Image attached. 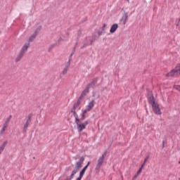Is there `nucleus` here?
I'll return each instance as SVG.
<instances>
[{"label": "nucleus", "instance_id": "obj_25", "mask_svg": "<svg viewBox=\"0 0 180 180\" xmlns=\"http://www.w3.org/2000/svg\"><path fill=\"white\" fill-rule=\"evenodd\" d=\"M77 37H79V36H81V34H82V31H81V30L77 31Z\"/></svg>", "mask_w": 180, "mask_h": 180}, {"label": "nucleus", "instance_id": "obj_1", "mask_svg": "<svg viewBox=\"0 0 180 180\" xmlns=\"http://www.w3.org/2000/svg\"><path fill=\"white\" fill-rule=\"evenodd\" d=\"M148 101L150 105H151L153 108V110L155 115H162V112H161V109L160 108V105L158 104L157 102H155V98H154V96H150L148 97Z\"/></svg>", "mask_w": 180, "mask_h": 180}, {"label": "nucleus", "instance_id": "obj_8", "mask_svg": "<svg viewBox=\"0 0 180 180\" xmlns=\"http://www.w3.org/2000/svg\"><path fill=\"white\" fill-rule=\"evenodd\" d=\"M84 161H85V158L84 157L79 158V160L77 162H76V165H75L76 169L82 168V165L84 164Z\"/></svg>", "mask_w": 180, "mask_h": 180}, {"label": "nucleus", "instance_id": "obj_23", "mask_svg": "<svg viewBox=\"0 0 180 180\" xmlns=\"http://www.w3.org/2000/svg\"><path fill=\"white\" fill-rule=\"evenodd\" d=\"M140 174H141V169H139L136 174L134 176V178H137V176H139V175H140Z\"/></svg>", "mask_w": 180, "mask_h": 180}, {"label": "nucleus", "instance_id": "obj_4", "mask_svg": "<svg viewBox=\"0 0 180 180\" xmlns=\"http://www.w3.org/2000/svg\"><path fill=\"white\" fill-rule=\"evenodd\" d=\"M175 75H180V64L177 65L176 67L167 74V77H175Z\"/></svg>", "mask_w": 180, "mask_h": 180}, {"label": "nucleus", "instance_id": "obj_11", "mask_svg": "<svg viewBox=\"0 0 180 180\" xmlns=\"http://www.w3.org/2000/svg\"><path fill=\"white\" fill-rule=\"evenodd\" d=\"M119 28V25L117 23H115L111 26V28L110 30V32L115 33L116 30Z\"/></svg>", "mask_w": 180, "mask_h": 180}, {"label": "nucleus", "instance_id": "obj_32", "mask_svg": "<svg viewBox=\"0 0 180 180\" xmlns=\"http://www.w3.org/2000/svg\"><path fill=\"white\" fill-rule=\"evenodd\" d=\"M72 179L70 177H67L65 180H71Z\"/></svg>", "mask_w": 180, "mask_h": 180}, {"label": "nucleus", "instance_id": "obj_38", "mask_svg": "<svg viewBox=\"0 0 180 180\" xmlns=\"http://www.w3.org/2000/svg\"><path fill=\"white\" fill-rule=\"evenodd\" d=\"M128 1V2H129V0H127Z\"/></svg>", "mask_w": 180, "mask_h": 180}, {"label": "nucleus", "instance_id": "obj_12", "mask_svg": "<svg viewBox=\"0 0 180 180\" xmlns=\"http://www.w3.org/2000/svg\"><path fill=\"white\" fill-rule=\"evenodd\" d=\"M27 49H29V43H26L24 44V46L22 47L20 53L25 54L26 51H27Z\"/></svg>", "mask_w": 180, "mask_h": 180}, {"label": "nucleus", "instance_id": "obj_36", "mask_svg": "<svg viewBox=\"0 0 180 180\" xmlns=\"http://www.w3.org/2000/svg\"><path fill=\"white\" fill-rule=\"evenodd\" d=\"M179 22H180V18L179 19Z\"/></svg>", "mask_w": 180, "mask_h": 180}, {"label": "nucleus", "instance_id": "obj_10", "mask_svg": "<svg viewBox=\"0 0 180 180\" xmlns=\"http://www.w3.org/2000/svg\"><path fill=\"white\" fill-rule=\"evenodd\" d=\"M88 112H91V110H89V108H87L82 111V113H81V120H85V115Z\"/></svg>", "mask_w": 180, "mask_h": 180}, {"label": "nucleus", "instance_id": "obj_33", "mask_svg": "<svg viewBox=\"0 0 180 180\" xmlns=\"http://www.w3.org/2000/svg\"><path fill=\"white\" fill-rule=\"evenodd\" d=\"M143 168H144V167H143V166H141L139 169H141V171H143Z\"/></svg>", "mask_w": 180, "mask_h": 180}, {"label": "nucleus", "instance_id": "obj_15", "mask_svg": "<svg viewBox=\"0 0 180 180\" xmlns=\"http://www.w3.org/2000/svg\"><path fill=\"white\" fill-rule=\"evenodd\" d=\"M8 144V141H4L1 146H0V150L4 151L5 150V147H6Z\"/></svg>", "mask_w": 180, "mask_h": 180}, {"label": "nucleus", "instance_id": "obj_22", "mask_svg": "<svg viewBox=\"0 0 180 180\" xmlns=\"http://www.w3.org/2000/svg\"><path fill=\"white\" fill-rule=\"evenodd\" d=\"M85 174V170H81V172H79V176H81L82 178V176H84V174Z\"/></svg>", "mask_w": 180, "mask_h": 180}, {"label": "nucleus", "instance_id": "obj_14", "mask_svg": "<svg viewBox=\"0 0 180 180\" xmlns=\"http://www.w3.org/2000/svg\"><path fill=\"white\" fill-rule=\"evenodd\" d=\"M23 56H25V54L20 52L15 58V62L18 63V61H20V60H22Z\"/></svg>", "mask_w": 180, "mask_h": 180}, {"label": "nucleus", "instance_id": "obj_34", "mask_svg": "<svg viewBox=\"0 0 180 180\" xmlns=\"http://www.w3.org/2000/svg\"><path fill=\"white\" fill-rule=\"evenodd\" d=\"M4 151L0 150V155L2 154Z\"/></svg>", "mask_w": 180, "mask_h": 180}, {"label": "nucleus", "instance_id": "obj_24", "mask_svg": "<svg viewBox=\"0 0 180 180\" xmlns=\"http://www.w3.org/2000/svg\"><path fill=\"white\" fill-rule=\"evenodd\" d=\"M174 89H176L177 91H180V86L179 85H174Z\"/></svg>", "mask_w": 180, "mask_h": 180}, {"label": "nucleus", "instance_id": "obj_13", "mask_svg": "<svg viewBox=\"0 0 180 180\" xmlns=\"http://www.w3.org/2000/svg\"><path fill=\"white\" fill-rule=\"evenodd\" d=\"M94 106H95V101L93 100L88 103L86 108L89 110H91L94 108Z\"/></svg>", "mask_w": 180, "mask_h": 180}, {"label": "nucleus", "instance_id": "obj_21", "mask_svg": "<svg viewBox=\"0 0 180 180\" xmlns=\"http://www.w3.org/2000/svg\"><path fill=\"white\" fill-rule=\"evenodd\" d=\"M79 103H80L79 100H78L77 103L74 104V106H73L74 109H77V108L79 106Z\"/></svg>", "mask_w": 180, "mask_h": 180}, {"label": "nucleus", "instance_id": "obj_37", "mask_svg": "<svg viewBox=\"0 0 180 180\" xmlns=\"http://www.w3.org/2000/svg\"><path fill=\"white\" fill-rule=\"evenodd\" d=\"M179 164H180V161L179 162Z\"/></svg>", "mask_w": 180, "mask_h": 180}, {"label": "nucleus", "instance_id": "obj_16", "mask_svg": "<svg viewBox=\"0 0 180 180\" xmlns=\"http://www.w3.org/2000/svg\"><path fill=\"white\" fill-rule=\"evenodd\" d=\"M6 127H8V124H4L3 127H2L1 130L0 131V134H4V133H5V130L6 129Z\"/></svg>", "mask_w": 180, "mask_h": 180}, {"label": "nucleus", "instance_id": "obj_17", "mask_svg": "<svg viewBox=\"0 0 180 180\" xmlns=\"http://www.w3.org/2000/svg\"><path fill=\"white\" fill-rule=\"evenodd\" d=\"M73 115L75 117V123H77L78 122H81V120H79V119L78 118V114H77L76 112H74Z\"/></svg>", "mask_w": 180, "mask_h": 180}, {"label": "nucleus", "instance_id": "obj_20", "mask_svg": "<svg viewBox=\"0 0 180 180\" xmlns=\"http://www.w3.org/2000/svg\"><path fill=\"white\" fill-rule=\"evenodd\" d=\"M11 119H12V115H9L6 120L4 124H7L8 126L9 122H11Z\"/></svg>", "mask_w": 180, "mask_h": 180}, {"label": "nucleus", "instance_id": "obj_3", "mask_svg": "<svg viewBox=\"0 0 180 180\" xmlns=\"http://www.w3.org/2000/svg\"><path fill=\"white\" fill-rule=\"evenodd\" d=\"M75 53V49H73V51H72L70 57H69V61L68 62V63L65 65L63 72H62V75H67V72H68V68H70V64L71 63V58H72V56H74V53Z\"/></svg>", "mask_w": 180, "mask_h": 180}, {"label": "nucleus", "instance_id": "obj_35", "mask_svg": "<svg viewBox=\"0 0 180 180\" xmlns=\"http://www.w3.org/2000/svg\"><path fill=\"white\" fill-rule=\"evenodd\" d=\"M144 165H146V164H144V162H143V164L141 165V167H144Z\"/></svg>", "mask_w": 180, "mask_h": 180}, {"label": "nucleus", "instance_id": "obj_7", "mask_svg": "<svg viewBox=\"0 0 180 180\" xmlns=\"http://www.w3.org/2000/svg\"><path fill=\"white\" fill-rule=\"evenodd\" d=\"M40 30H41V26L37 27L34 32L30 37L29 43H32V41H33V40L36 39V37L37 36V34H39V32H40Z\"/></svg>", "mask_w": 180, "mask_h": 180}, {"label": "nucleus", "instance_id": "obj_2", "mask_svg": "<svg viewBox=\"0 0 180 180\" xmlns=\"http://www.w3.org/2000/svg\"><path fill=\"white\" fill-rule=\"evenodd\" d=\"M94 86H95V80L89 84L88 86L85 88V89L82 92V94L79 97V100L82 99L84 96H86V94L89 92V89L94 88Z\"/></svg>", "mask_w": 180, "mask_h": 180}, {"label": "nucleus", "instance_id": "obj_18", "mask_svg": "<svg viewBox=\"0 0 180 180\" xmlns=\"http://www.w3.org/2000/svg\"><path fill=\"white\" fill-rule=\"evenodd\" d=\"M77 172H78V170L75 169L72 172L71 174H70V179H72L74 178V176H75V174H77Z\"/></svg>", "mask_w": 180, "mask_h": 180}, {"label": "nucleus", "instance_id": "obj_30", "mask_svg": "<svg viewBox=\"0 0 180 180\" xmlns=\"http://www.w3.org/2000/svg\"><path fill=\"white\" fill-rule=\"evenodd\" d=\"M165 141H162V147L164 148V147H165Z\"/></svg>", "mask_w": 180, "mask_h": 180}, {"label": "nucleus", "instance_id": "obj_19", "mask_svg": "<svg viewBox=\"0 0 180 180\" xmlns=\"http://www.w3.org/2000/svg\"><path fill=\"white\" fill-rule=\"evenodd\" d=\"M90 44H92V40L91 39H86L84 41V46H90Z\"/></svg>", "mask_w": 180, "mask_h": 180}, {"label": "nucleus", "instance_id": "obj_9", "mask_svg": "<svg viewBox=\"0 0 180 180\" xmlns=\"http://www.w3.org/2000/svg\"><path fill=\"white\" fill-rule=\"evenodd\" d=\"M32 121V117L30 115L28 116L25 124L23 126L22 128V133H26L27 130V127H29V124H30V122Z\"/></svg>", "mask_w": 180, "mask_h": 180}, {"label": "nucleus", "instance_id": "obj_5", "mask_svg": "<svg viewBox=\"0 0 180 180\" xmlns=\"http://www.w3.org/2000/svg\"><path fill=\"white\" fill-rule=\"evenodd\" d=\"M77 127V131L81 133L82 130L85 129V127L88 126V121H85L84 122L82 123L81 121L76 122Z\"/></svg>", "mask_w": 180, "mask_h": 180}, {"label": "nucleus", "instance_id": "obj_6", "mask_svg": "<svg viewBox=\"0 0 180 180\" xmlns=\"http://www.w3.org/2000/svg\"><path fill=\"white\" fill-rule=\"evenodd\" d=\"M107 152H105L101 157L99 158L98 160L96 169H99L101 168V166L103 165V161H105V157H106Z\"/></svg>", "mask_w": 180, "mask_h": 180}, {"label": "nucleus", "instance_id": "obj_31", "mask_svg": "<svg viewBox=\"0 0 180 180\" xmlns=\"http://www.w3.org/2000/svg\"><path fill=\"white\" fill-rule=\"evenodd\" d=\"M72 113H73L74 115V112H75V109H74V108H72V110H71Z\"/></svg>", "mask_w": 180, "mask_h": 180}, {"label": "nucleus", "instance_id": "obj_26", "mask_svg": "<svg viewBox=\"0 0 180 180\" xmlns=\"http://www.w3.org/2000/svg\"><path fill=\"white\" fill-rule=\"evenodd\" d=\"M148 158H150V156H146V158H145V160H144V164H146V162H147V161H148Z\"/></svg>", "mask_w": 180, "mask_h": 180}, {"label": "nucleus", "instance_id": "obj_29", "mask_svg": "<svg viewBox=\"0 0 180 180\" xmlns=\"http://www.w3.org/2000/svg\"><path fill=\"white\" fill-rule=\"evenodd\" d=\"M90 164H91V162H88L87 165H86V167H89Z\"/></svg>", "mask_w": 180, "mask_h": 180}, {"label": "nucleus", "instance_id": "obj_27", "mask_svg": "<svg viewBox=\"0 0 180 180\" xmlns=\"http://www.w3.org/2000/svg\"><path fill=\"white\" fill-rule=\"evenodd\" d=\"M107 26H108V25L103 24V27H102V30H105L106 29Z\"/></svg>", "mask_w": 180, "mask_h": 180}, {"label": "nucleus", "instance_id": "obj_28", "mask_svg": "<svg viewBox=\"0 0 180 180\" xmlns=\"http://www.w3.org/2000/svg\"><path fill=\"white\" fill-rule=\"evenodd\" d=\"M87 169H88V166H85V167L82 169V170H83V171H86Z\"/></svg>", "mask_w": 180, "mask_h": 180}]
</instances>
